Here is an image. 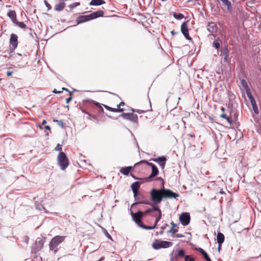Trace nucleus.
Masks as SVG:
<instances>
[{
  "instance_id": "obj_1",
  "label": "nucleus",
  "mask_w": 261,
  "mask_h": 261,
  "mask_svg": "<svg viewBox=\"0 0 261 261\" xmlns=\"http://www.w3.org/2000/svg\"><path fill=\"white\" fill-rule=\"evenodd\" d=\"M107 116L113 119H116L118 117H122L124 120L131 122L135 128L137 127L138 125V115L134 113H122L116 118L109 115H107Z\"/></svg>"
},
{
  "instance_id": "obj_2",
  "label": "nucleus",
  "mask_w": 261,
  "mask_h": 261,
  "mask_svg": "<svg viewBox=\"0 0 261 261\" xmlns=\"http://www.w3.org/2000/svg\"><path fill=\"white\" fill-rule=\"evenodd\" d=\"M163 188H161L160 189L153 188L149 192L151 200L154 203H160L163 199L162 193Z\"/></svg>"
},
{
  "instance_id": "obj_3",
  "label": "nucleus",
  "mask_w": 261,
  "mask_h": 261,
  "mask_svg": "<svg viewBox=\"0 0 261 261\" xmlns=\"http://www.w3.org/2000/svg\"><path fill=\"white\" fill-rule=\"evenodd\" d=\"M65 236H56L51 239L49 244V250L54 251V254H56L58 251L57 247L62 243L65 239Z\"/></svg>"
},
{
  "instance_id": "obj_4",
  "label": "nucleus",
  "mask_w": 261,
  "mask_h": 261,
  "mask_svg": "<svg viewBox=\"0 0 261 261\" xmlns=\"http://www.w3.org/2000/svg\"><path fill=\"white\" fill-rule=\"evenodd\" d=\"M58 164L60 167L61 169L64 170L69 165V160L66 153L64 152L59 153L58 158Z\"/></svg>"
},
{
  "instance_id": "obj_5",
  "label": "nucleus",
  "mask_w": 261,
  "mask_h": 261,
  "mask_svg": "<svg viewBox=\"0 0 261 261\" xmlns=\"http://www.w3.org/2000/svg\"><path fill=\"white\" fill-rule=\"evenodd\" d=\"M172 245L173 243L171 242L155 239L152 244V247L154 250H159L161 248H169Z\"/></svg>"
},
{
  "instance_id": "obj_6",
  "label": "nucleus",
  "mask_w": 261,
  "mask_h": 261,
  "mask_svg": "<svg viewBox=\"0 0 261 261\" xmlns=\"http://www.w3.org/2000/svg\"><path fill=\"white\" fill-rule=\"evenodd\" d=\"M130 215L133 221L138 225V226L142 223V221L144 215L143 212L141 210H138L136 213H133L130 211Z\"/></svg>"
},
{
  "instance_id": "obj_7",
  "label": "nucleus",
  "mask_w": 261,
  "mask_h": 261,
  "mask_svg": "<svg viewBox=\"0 0 261 261\" xmlns=\"http://www.w3.org/2000/svg\"><path fill=\"white\" fill-rule=\"evenodd\" d=\"M163 193H162V197L163 199L164 198H169V199H176L179 197V194L178 193H175L173 192L172 190L169 189H166L165 187L163 188Z\"/></svg>"
},
{
  "instance_id": "obj_8",
  "label": "nucleus",
  "mask_w": 261,
  "mask_h": 261,
  "mask_svg": "<svg viewBox=\"0 0 261 261\" xmlns=\"http://www.w3.org/2000/svg\"><path fill=\"white\" fill-rule=\"evenodd\" d=\"M180 30L185 38L189 41H192V38L190 36L188 29V21H184L181 25Z\"/></svg>"
},
{
  "instance_id": "obj_9",
  "label": "nucleus",
  "mask_w": 261,
  "mask_h": 261,
  "mask_svg": "<svg viewBox=\"0 0 261 261\" xmlns=\"http://www.w3.org/2000/svg\"><path fill=\"white\" fill-rule=\"evenodd\" d=\"M179 220L183 226H185L188 225L190 223L191 220L189 213L187 212L182 213L179 216Z\"/></svg>"
},
{
  "instance_id": "obj_10",
  "label": "nucleus",
  "mask_w": 261,
  "mask_h": 261,
  "mask_svg": "<svg viewBox=\"0 0 261 261\" xmlns=\"http://www.w3.org/2000/svg\"><path fill=\"white\" fill-rule=\"evenodd\" d=\"M46 238H38L33 245V248L35 252L39 251L42 249L45 242Z\"/></svg>"
},
{
  "instance_id": "obj_11",
  "label": "nucleus",
  "mask_w": 261,
  "mask_h": 261,
  "mask_svg": "<svg viewBox=\"0 0 261 261\" xmlns=\"http://www.w3.org/2000/svg\"><path fill=\"white\" fill-rule=\"evenodd\" d=\"M207 30L212 34H210V36H212L214 38L216 37V35L213 33H216L218 30V27L216 23L215 22L211 21L208 22L206 25Z\"/></svg>"
},
{
  "instance_id": "obj_12",
  "label": "nucleus",
  "mask_w": 261,
  "mask_h": 261,
  "mask_svg": "<svg viewBox=\"0 0 261 261\" xmlns=\"http://www.w3.org/2000/svg\"><path fill=\"white\" fill-rule=\"evenodd\" d=\"M92 20V17L90 14L86 15H80L76 19V22L77 24L82 23L89 20Z\"/></svg>"
},
{
  "instance_id": "obj_13",
  "label": "nucleus",
  "mask_w": 261,
  "mask_h": 261,
  "mask_svg": "<svg viewBox=\"0 0 261 261\" xmlns=\"http://www.w3.org/2000/svg\"><path fill=\"white\" fill-rule=\"evenodd\" d=\"M229 50L228 48L227 45H225L222 51V55L223 56L224 62L226 63H229L230 59L228 58Z\"/></svg>"
},
{
  "instance_id": "obj_14",
  "label": "nucleus",
  "mask_w": 261,
  "mask_h": 261,
  "mask_svg": "<svg viewBox=\"0 0 261 261\" xmlns=\"http://www.w3.org/2000/svg\"><path fill=\"white\" fill-rule=\"evenodd\" d=\"M10 45L14 46V47H17L18 46V37L15 34H11L10 36V38L9 40Z\"/></svg>"
},
{
  "instance_id": "obj_15",
  "label": "nucleus",
  "mask_w": 261,
  "mask_h": 261,
  "mask_svg": "<svg viewBox=\"0 0 261 261\" xmlns=\"http://www.w3.org/2000/svg\"><path fill=\"white\" fill-rule=\"evenodd\" d=\"M151 169H152V171H151V174H150V175L149 176H148L146 178V179H147L148 181H151L152 178L156 176L159 174V170L156 166H155L154 167H153V168H151Z\"/></svg>"
},
{
  "instance_id": "obj_16",
  "label": "nucleus",
  "mask_w": 261,
  "mask_h": 261,
  "mask_svg": "<svg viewBox=\"0 0 261 261\" xmlns=\"http://www.w3.org/2000/svg\"><path fill=\"white\" fill-rule=\"evenodd\" d=\"M174 257L176 260L178 258L183 257L185 256V252L182 249L174 250Z\"/></svg>"
},
{
  "instance_id": "obj_17",
  "label": "nucleus",
  "mask_w": 261,
  "mask_h": 261,
  "mask_svg": "<svg viewBox=\"0 0 261 261\" xmlns=\"http://www.w3.org/2000/svg\"><path fill=\"white\" fill-rule=\"evenodd\" d=\"M150 160L158 163L159 165H160L164 162H166L167 159L165 156L163 155L159 156L157 158H152Z\"/></svg>"
},
{
  "instance_id": "obj_18",
  "label": "nucleus",
  "mask_w": 261,
  "mask_h": 261,
  "mask_svg": "<svg viewBox=\"0 0 261 261\" xmlns=\"http://www.w3.org/2000/svg\"><path fill=\"white\" fill-rule=\"evenodd\" d=\"M7 16L10 18L14 24L17 21L16 14L15 11L9 10L7 13Z\"/></svg>"
},
{
  "instance_id": "obj_19",
  "label": "nucleus",
  "mask_w": 261,
  "mask_h": 261,
  "mask_svg": "<svg viewBox=\"0 0 261 261\" xmlns=\"http://www.w3.org/2000/svg\"><path fill=\"white\" fill-rule=\"evenodd\" d=\"M83 102H84V103L89 102L92 103L95 105V106H96L97 107L99 108V110H98L99 113H103V112H104V110L102 108V107L100 106V103L97 101H95L92 99H89L88 100H85L83 101Z\"/></svg>"
},
{
  "instance_id": "obj_20",
  "label": "nucleus",
  "mask_w": 261,
  "mask_h": 261,
  "mask_svg": "<svg viewBox=\"0 0 261 261\" xmlns=\"http://www.w3.org/2000/svg\"><path fill=\"white\" fill-rule=\"evenodd\" d=\"M90 15L92 20L100 17H102L104 15V12L102 10H99L91 13Z\"/></svg>"
},
{
  "instance_id": "obj_21",
  "label": "nucleus",
  "mask_w": 261,
  "mask_h": 261,
  "mask_svg": "<svg viewBox=\"0 0 261 261\" xmlns=\"http://www.w3.org/2000/svg\"><path fill=\"white\" fill-rule=\"evenodd\" d=\"M133 169L132 166H127L125 167H122L120 170V172L124 175H128L129 172Z\"/></svg>"
},
{
  "instance_id": "obj_22",
  "label": "nucleus",
  "mask_w": 261,
  "mask_h": 261,
  "mask_svg": "<svg viewBox=\"0 0 261 261\" xmlns=\"http://www.w3.org/2000/svg\"><path fill=\"white\" fill-rule=\"evenodd\" d=\"M225 240L224 235L221 232H218L217 235V242L218 244L222 245Z\"/></svg>"
},
{
  "instance_id": "obj_23",
  "label": "nucleus",
  "mask_w": 261,
  "mask_h": 261,
  "mask_svg": "<svg viewBox=\"0 0 261 261\" xmlns=\"http://www.w3.org/2000/svg\"><path fill=\"white\" fill-rule=\"evenodd\" d=\"M222 2L224 5L227 7V11L229 12H231L232 11V8L231 2L229 0H220Z\"/></svg>"
},
{
  "instance_id": "obj_24",
  "label": "nucleus",
  "mask_w": 261,
  "mask_h": 261,
  "mask_svg": "<svg viewBox=\"0 0 261 261\" xmlns=\"http://www.w3.org/2000/svg\"><path fill=\"white\" fill-rule=\"evenodd\" d=\"M145 164L146 165H147L148 166H150L151 167V168H153V167H155L156 166L153 164V163H150V162H149L147 161H145V160H141V161L138 162V163H136L135 165H134V167H136L137 166L139 165H141V164Z\"/></svg>"
},
{
  "instance_id": "obj_25",
  "label": "nucleus",
  "mask_w": 261,
  "mask_h": 261,
  "mask_svg": "<svg viewBox=\"0 0 261 261\" xmlns=\"http://www.w3.org/2000/svg\"><path fill=\"white\" fill-rule=\"evenodd\" d=\"M105 3L106 2L103 0H92L89 5L90 6H100Z\"/></svg>"
},
{
  "instance_id": "obj_26",
  "label": "nucleus",
  "mask_w": 261,
  "mask_h": 261,
  "mask_svg": "<svg viewBox=\"0 0 261 261\" xmlns=\"http://www.w3.org/2000/svg\"><path fill=\"white\" fill-rule=\"evenodd\" d=\"M158 203H150V206H152V211L153 212H158L159 214H162V211L161 209L160 208L159 206L158 205Z\"/></svg>"
},
{
  "instance_id": "obj_27",
  "label": "nucleus",
  "mask_w": 261,
  "mask_h": 261,
  "mask_svg": "<svg viewBox=\"0 0 261 261\" xmlns=\"http://www.w3.org/2000/svg\"><path fill=\"white\" fill-rule=\"evenodd\" d=\"M105 109L109 111L112 112H123L124 110V109H115L112 108L111 107H109L107 105H103Z\"/></svg>"
},
{
  "instance_id": "obj_28",
  "label": "nucleus",
  "mask_w": 261,
  "mask_h": 261,
  "mask_svg": "<svg viewBox=\"0 0 261 261\" xmlns=\"http://www.w3.org/2000/svg\"><path fill=\"white\" fill-rule=\"evenodd\" d=\"M66 7V4L63 2L56 5L55 7V10L56 11H61Z\"/></svg>"
},
{
  "instance_id": "obj_29",
  "label": "nucleus",
  "mask_w": 261,
  "mask_h": 261,
  "mask_svg": "<svg viewBox=\"0 0 261 261\" xmlns=\"http://www.w3.org/2000/svg\"><path fill=\"white\" fill-rule=\"evenodd\" d=\"M141 182L139 181H135L131 185V189L132 191H139Z\"/></svg>"
},
{
  "instance_id": "obj_30",
  "label": "nucleus",
  "mask_w": 261,
  "mask_h": 261,
  "mask_svg": "<svg viewBox=\"0 0 261 261\" xmlns=\"http://www.w3.org/2000/svg\"><path fill=\"white\" fill-rule=\"evenodd\" d=\"M250 102L252 105V109L253 110L254 113L256 114H258L259 111L255 99H254L253 101H251Z\"/></svg>"
},
{
  "instance_id": "obj_31",
  "label": "nucleus",
  "mask_w": 261,
  "mask_h": 261,
  "mask_svg": "<svg viewBox=\"0 0 261 261\" xmlns=\"http://www.w3.org/2000/svg\"><path fill=\"white\" fill-rule=\"evenodd\" d=\"M150 203L151 202H149L147 200L140 201L136 202H134V203L132 204V205L131 206V208H133L134 206H135L136 205H137L138 204H146V205H149Z\"/></svg>"
},
{
  "instance_id": "obj_32",
  "label": "nucleus",
  "mask_w": 261,
  "mask_h": 261,
  "mask_svg": "<svg viewBox=\"0 0 261 261\" xmlns=\"http://www.w3.org/2000/svg\"><path fill=\"white\" fill-rule=\"evenodd\" d=\"M173 16L175 19L177 20H181V19L184 18V14L180 13L174 12L173 14Z\"/></svg>"
},
{
  "instance_id": "obj_33",
  "label": "nucleus",
  "mask_w": 261,
  "mask_h": 261,
  "mask_svg": "<svg viewBox=\"0 0 261 261\" xmlns=\"http://www.w3.org/2000/svg\"><path fill=\"white\" fill-rule=\"evenodd\" d=\"M14 24L19 28L24 29V30L27 29V25L23 22H19L17 20Z\"/></svg>"
},
{
  "instance_id": "obj_34",
  "label": "nucleus",
  "mask_w": 261,
  "mask_h": 261,
  "mask_svg": "<svg viewBox=\"0 0 261 261\" xmlns=\"http://www.w3.org/2000/svg\"><path fill=\"white\" fill-rule=\"evenodd\" d=\"M220 117L225 119L230 124H231L233 123L232 119L230 117L227 116L225 114H222L220 115Z\"/></svg>"
},
{
  "instance_id": "obj_35",
  "label": "nucleus",
  "mask_w": 261,
  "mask_h": 261,
  "mask_svg": "<svg viewBox=\"0 0 261 261\" xmlns=\"http://www.w3.org/2000/svg\"><path fill=\"white\" fill-rule=\"evenodd\" d=\"M139 227L146 230H151L155 228V226H147L143 224V223L139 225Z\"/></svg>"
},
{
  "instance_id": "obj_36",
  "label": "nucleus",
  "mask_w": 261,
  "mask_h": 261,
  "mask_svg": "<svg viewBox=\"0 0 261 261\" xmlns=\"http://www.w3.org/2000/svg\"><path fill=\"white\" fill-rule=\"evenodd\" d=\"M240 84L242 86V87L244 88L245 90H246V89H248L249 88L247 82L244 79L241 80Z\"/></svg>"
},
{
  "instance_id": "obj_37",
  "label": "nucleus",
  "mask_w": 261,
  "mask_h": 261,
  "mask_svg": "<svg viewBox=\"0 0 261 261\" xmlns=\"http://www.w3.org/2000/svg\"><path fill=\"white\" fill-rule=\"evenodd\" d=\"M168 226V224H165L164 225H163L162 226H161V230L160 231L158 232H156V234H155V236H158V234H163L164 233V231L166 228V227Z\"/></svg>"
},
{
  "instance_id": "obj_38",
  "label": "nucleus",
  "mask_w": 261,
  "mask_h": 261,
  "mask_svg": "<svg viewBox=\"0 0 261 261\" xmlns=\"http://www.w3.org/2000/svg\"><path fill=\"white\" fill-rule=\"evenodd\" d=\"M17 47H14V46H12L11 45H9V49L8 50V54L10 55V57H12V54L13 53H14L15 49Z\"/></svg>"
},
{
  "instance_id": "obj_39",
  "label": "nucleus",
  "mask_w": 261,
  "mask_h": 261,
  "mask_svg": "<svg viewBox=\"0 0 261 261\" xmlns=\"http://www.w3.org/2000/svg\"><path fill=\"white\" fill-rule=\"evenodd\" d=\"M185 261H195V258L190 255H185Z\"/></svg>"
},
{
  "instance_id": "obj_40",
  "label": "nucleus",
  "mask_w": 261,
  "mask_h": 261,
  "mask_svg": "<svg viewBox=\"0 0 261 261\" xmlns=\"http://www.w3.org/2000/svg\"><path fill=\"white\" fill-rule=\"evenodd\" d=\"M54 121L56 122L57 123V124L62 128H65V125H64V122L62 120L54 119Z\"/></svg>"
},
{
  "instance_id": "obj_41",
  "label": "nucleus",
  "mask_w": 261,
  "mask_h": 261,
  "mask_svg": "<svg viewBox=\"0 0 261 261\" xmlns=\"http://www.w3.org/2000/svg\"><path fill=\"white\" fill-rule=\"evenodd\" d=\"M213 46L216 49H218L220 47V44L218 40H215L213 42Z\"/></svg>"
},
{
  "instance_id": "obj_42",
  "label": "nucleus",
  "mask_w": 261,
  "mask_h": 261,
  "mask_svg": "<svg viewBox=\"0 0 261 261\" xmlns=\"http://www.w3.org/2000/svg\"><path fill=\"white\" fill-rule=\"evenodd\" d=\"M80 5V2H75V3H73L71 4H70L69 6V7L70 8V9L71 10L74 9V8L79 6Z\"/></svg>"
},
{
  "instance_id": "obj_43",
  "label": "nucleus",
  "mask_w": 261,
  "mask_h": 261,
  "mask_svg": "<svg viewBox=\"0 0 261 261\" xmlns=\"http://www.w3.org/2000/svg\"><path fill=\"white\" fill-rule=\"evenodd\" d=\"M161 218H162V214H159L158 216L156 217V218L155 219L154 224L153 225V226H155V228L156 227L158 223L161 220Z\"/></svg>"
},
{
  "instance_id": "obj_44",
  "label": "nucleus",
  "mask_w": 261,
  "mask_h": 261,
  "mask_svg": "<svg viewBox=\"0 0 261 261\" xmlns=\"http://www.w3.org/2000/svg\"><path fill=\"white\" fill-rule=\"evenodd\" d=\"M175 252L174 250H173L169 254L170 256V261H174L176 260L175 258L174 257V253Z\"/></svg>"
},
{
  "instance_id": "obj_45",
  "label": "nucleus",
  "mask_w": 261,
  "mask_h": 261,
  "mask_svg": "<svg viewBox=\"0 0 261 261\" xmlns=\"http://www.w3.org/2000/svg\"><path fill=\"white\" fill-rule=\"evenodd\" d=\"M178 231L177 229L171 227V229L168 231V233L175 234Z\"/></svg>"
},
{
  "instance_id": "obj_46",
  "label": "nucleus",
  "mask_w": 261,
  "mask_h": 261,
  "mask_svg": "<svg viewBox=\"0 0 261 261\" xmlns=\"http://www.w3.org/2000/svg\"><path fill=\"white\" fill-rule=\"evenodd\" d=\"M132 191L134 193V197L135 200L139 199V198H138V195L139 194V191Z\"/></svg>"
},
{
  "instance_id": "obj_47",
  "label": "nucleus",
  "mask_w": 261,
  "mask_h": 261,
  "mask_svg": "<svg viewBox=\"0 0 261 261\" xmlns=\"http://www.w3.org/2000/svg\"><path fill=\"white\" fill-rule=\"evenodd\" d=\"M156 179L158 180H161V188H162L164 187L165 182H164V179L161 177H156Z\"/></svg>"
},
{
  "instance_id": "obj_48",
  "label": "nucleus",
  "mask_w": 261,
  "mask_h": 261,
  "mask_svg": "<svg viewBox=\"0 0 261 261\" xmlns=\"http://www.w3.org/2000/svg\"><path fill=\"white\" fill-rule=\"evenodd\" d=\"M55 150L56 151H59L60 152H62V146L60 144H58L57 146L55 147Z\"/></svg>"
},
{
  "instance_id": "obj_49",
  "label": "nucleus",
  "mask_w": 261,
  "mask_h": 261,
  "mask_svg": "<svg viewBox=\"0 0 261 261\" xmlns=\"http://www.w3.org/2000/svg\"><path fill=\"white\" fill-rule=\"evenodd\" d=\"M44 4H45L46 7L47 8L48 10L51 9V5L46 1H44Z\"/></svg>"
},
{
  "instance_id": "obj_50",
  "label": "nucleus",
  "mask_w": 261,
  "mask_h": 261,
  "mask_svg": "<svg viewBox=\"0 0 261 261\" xmlns=\"http://www.w3.org/2000/svg\"><path fill=\"white\" fill-rule=\"evenodd\" d=\"M88 119H89L90 120H92V119H97L96 117L95 116L91 115L90 114H88Z\"/></svg>"
},
{
  "instance_id": "obj_51",
  "label": "nucleus",
  "mask_w": 261,
  "mask_h": 261,
  "mask_svg": "<svg viewBox=\"0 0 261 261\" xmlns=\"http://www.w3.org/2000/svg\"><path fill=\"white\" fill-rule=\"evenodd\" d=\"M196 250L199 251L201 254H203L205 251L201 248L199 247L196 248Z\"/></svg>"
},
{
  "instance_id": "obj_52",
  "label": "nucleus",
  "mask_w": 261,
  "mask_h": 261,
  "mask_svg": "<svg viewBox=\"0 0 261 261\" xmlns=\"http://www.w3.org/2000/svg\"><path fill=\"white\" fill-rule=\"evenodd\" d=\"M196 250L199 251L201 254H203L205 251L201 248L199 247L196 248Z\"/></svg>"
},
{
  "instance_id": "obj_53",
  "label": "nucleus",
  "mask_w": 261,
  "mask_h": 261,
  "mask_svg": "<svg viewBox=\"0 0 261 261\" xmlns=\"http://www.w3.org/2000/svg\"><path fill=\"white\" fill-rule=\"evenodd\" d=\"M245 92H246L247 97L250 96L252 95L251 92L250 90V88L246 89V90H245Z\"/></svg>"
},
{
  "instance_id": "obj_54",
  "label": "nucleus",
  "mask_w": 261,
  "mask_h": 261,
  "mask_svg": "<svg viewBox=\"0 0 261 261\" xmlns=\"http://www.w3.org/2000/svg\"><path fill=\"white\" fill-rule=\"evenodd\" d=\"M204 259L205 260L207 259V258H208L210 257L209 255H208V254L205 252H204L203 254H202Z\"/></svg>"
},
{
  "instance_id": "obj_55",
  "label": "nucleus",
  "mask_w": 261,
  "mask_h": 261,
  "mask_svg": "<svg viewBox=\"0 0 261 261\" xmlns=\"http://www.w3.org/2000/svg\"><path fill=\"white\" fill-rule=\"evenodd\" d=\"M13 73V72L12 71L8 70L6 72V74L8 76H11Z\"/></svg>"
},
{
  "instance_id": "obj_56",
  "label": "nucleus",
  "mask_w": 261,
  "mask_h": 261,
  "mask_svg": "<svg viewBox=\"0 0 261 261\" xmlns=\"http://www.w3.org/2000/svg\"><path fill=\"white\" fill-rule=\"evenodd\" d=\"M151 212H152V210L151 208H148L145 211L144 213L147 215Z\"/></svg>"
},
{
  "instance_id": "obj_57",
  "label": "nucleus",
  "mask_w": 261,
  "mask_h": 261,
  "mask_svg": "<svg viewBox=\"0 0 261 261\" xmlns=\"http://www.w3.org/2000/svg\"><path fill=\"white\" fill-rule=\"evenodd\" d=\"M53 92L54 93H56V94H60L62 92V91H57V89H55L53 91Z\"/></svg>"
},
{
  "instance_id": "obj_58",
  "label": "nucleus",
  "mask_w": 261,
  "mask_h": 261,
  "mask_svg": "<svg viewBox=\"0 0 261 261\" xmlns=\"http://www.w3.org/2000/svg\"><path fill=\"white\" fill-rule=\"evenodd\" d=\"M175 237H176V238H182V237H184V236H183L181 234L176 233L175 234Z\"/></svg>"
},
{
  "instance_id": "obj_59",
  "label": "nucleus",
  "mask_w": 261,
  "mask_h": 261,
  "mask_svg": "<svg viewBox=\"0 0 261 261\" xmlns=\"http://www.w3.org/2000/svg\"><path fill=\"white\" fill-rule=\"evenodd\" d=\"M105 234L107 237V238H108L109 239H110L111 240H112V237L107 231H106Z\"/></svg>"
},
{
  "instance_id": "obj_60",
  "label": "nucleus",
  "mask_w": 261,
  "mask_h": 261,
  "mask_svg": "<svg viewBox=\"0 0 261 261\" xmlns=\"http://www.w3.org/2000/svg\"><path fill=\"white\" fill-rule=\"evenodd\" d=\"M136 111V113H138L139 114L143 113H144L145 112L144 110H138V109H137L136 111Z\"/></svg>"
},
{
  "instance_id": "obj_61",
  "label": "nucleus",
  "mask_w": 261,
  "mask_h": 261,
  "mask_svg": "<svg viewBox=\"0 0 261 261\" xmlns=\"http://www.w3.org/2000/svg\"><path fill=\"white\" fill-rule=\"evenodd\" d=\"M72 99V97L69 96L68 98L66 99V102L68 103Z\"/></svg>"
},
{
  "instance_id": "obj_62",
  "label": "nucleus",
  "mask_w": 261,
  "mask_h": 261,
  "mask_svg": "<svg viewBox=\"0 0 261 261\" xmlns=\"http://www.w3.org/2000/svg\"><path fill=\"white\" fill-rule=\"evenodd\" d=\"M166 162H164L163 163L161 164L160 166L162 168V169H164Z\"/></svg>"
},
{
  "instance_id": "obj_63",
  "label": "nucleus",
  "mask_w": 261,
  "mask_h": 261,
  "mask_svg": "<svg viewBox=\"0 0 261 261\" xmlns=\"http://www.w3.org/2000/svg\"><path fill=\"white\" fill-rule=\"evenodd\" d=\"M248 98H249V99H250V102H251V101H253L254 99H254V97H253V96L252 95V94L251 96H248Z\"/></svg>"
},
{
  "instance_id": "obj_64",
  "label": "nucleus",
  "mask_w": 261,
  "mask_h": 261,
  "mask_svg": "<svg viewBox=\"0 0 261 261\" xmlns=\"http://www.w3.org/2000/svg\"><path fill=\"white\" fill-rule=\"evenodd\" d=\"M171 225H172V227L174 228L177 226L176 224H175L173 221L171 222Z\"/></svg>"
}]
</instances>
